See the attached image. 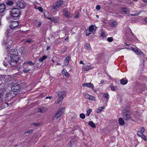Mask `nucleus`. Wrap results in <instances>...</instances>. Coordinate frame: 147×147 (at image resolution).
I'll return each mask as SVG.
<instances>
[{"instance_id":"1","label":"nucleus","mask_w":147,"mask_h":147,"mask_svg":"<svg viewBox=\"0 0 147 147\" xmlns=\"http://www.w3.org/2000/svg\"><path fill=\"white\" fill-rule=\"evenodd\" d=\"M9 55L11 59L9 62V63L13 66L16 67L17 63L20 59L17 50L11 49L9 52Z\"/></svg>"},{"instance_id":"2","label":"nucleus","mask_w":147,"mask_h":147,"mask_svg":"<svg viewBox=\"0 0 147 147\" xmlns=\"http://www.w3.org/2000/svg\"><path fill=\"white\" fill-rule=\"evenodd\" d=\"M11 30L10 29L7 30L6 31L5 34L6 37L4 38L3 44L6 47L5 48L7 52H8L10 48L12 46L13 41L11 40Z\"/></svg>"},{"instance_id":"3","label":"nucleus","mask_w":147,"mask_h":147,"mask_svg":"<svg viewBox=\"0 0 147 147\" xmlns=\"http://www.w3.org/2000/svg\"><path fill=\"white\" fill-rule=\"evenodd\" d=\"M20 11L18 8L14 7L10 11V17L11 18H13L17 19L20 17Z\"/></svg>"},{"instance_id":"4","label":"nucleus","mask_w":147,"mask_h":147,"mask_svg":"<svg viewBox=\"0 0 147 147\" xmlns=\"http://www.w3.org/2000/svg\"><path fill=\"white\" fill-rule=\"evenodd\" d=\"M57 94L58 95L59 98L58 101H56L55 103L59 104L60 102H61L65 96V92L64 91H59L57 92Z\"/></svg>"},{"instance_id":"5","label":"nucleus","mask_w":147,"mask_h":147,"mask_svg":"<svg viewBox=\"0 0 147 147\" xmlns=\"http://www.w3.org/2000/svg\"><path fill=\"white\" fill-rule=\"evenodd\" d=\"M63 3V0H59L57 1L52 7V9H57L59 7H61Z\"/></svg>"},{"instance_id":"6","label":"nucleus","mask_w":147,"mask_h":147,"mask_svg":"<svg viewBox=\"0 0 147 147\" xmlns=\"http://www.w3.org/2000/svg\"><path fill=\"white\" fill-rule=\"evenodd\" d=\"M26 5V3L23 0H19L16 2V7L17 8L24 9Z\"/></svg>"},{"instance_id":"7","label":"nucleus","mask_w":147,"mask_h":147,"mask_svg":"<svg viewBox=\"0 0 147 147\" xmlns=\"http://www.w3.org/2000/svg\"><path fill=\"white\" fill-rule=\"evenodd\" d=\"M131 113L130 112L123 113L122 114L123 118L125 121H128L131 118L130 116Z\"/></svg>"},{"instance_id":"8","label":"nucleus","mask_w":147,"mask_h":147,"mask_svg":"<svg viewBox=\"0 0 147 147\" xmlns=\"http://www.w3.org/2000/svg\"><path fill=\"white\" fill-rule=\"evenodd\" d=\"M19 24V22L18 21H13L9 25L10 28L12 29H14L18 27Z\"/></svg>"},{"instance_id":"9","label":"nucleus","mask_w":147,"mask_h":147,"mask_svg":"<svg viewBox=\"0 0 147 147\" xmlns=\"http://www.w3.org/2000/svg\"><path fill=\"white\" fill-rule=\"evenodd\" d=\"M65 109V108L61 107L57 112L55 114L54 118H57L59 117L62 114V110L63 111Z\"/></svg>"},{"instance_id":"10","label":"nucleus","mask_w":147,"mask_h":147,"mask_svg":"<svg viewBox=\"0 0 147 147\" xmlns=\"http://www.w3.org/2000/svg\"><path fill=\"white\" fill-rule=\"evenodd\" d=\"M47 18L51 21L52 22H53L55 23H57L59 20V19L58 17H55L54 18L51 17H47Z\"/></svg>"},{"instance_id":"11","label":"nucleus","mask_w":147,"mask_h":147,"mask_svg":"<svg viewBox=\"0 0 147 147\" xmlns=\"http://www.w3.org/2000/svg\"><path fill=\"white\" fill-rule=\"evenodd\" d=\"M20 86L17 84H15L12 87L11 89L14 92H16L20 89Z\"/></svg>"},{"instance_id":"12","label":"nucleus","mask_w":147,"mask_h":147,"mask_svg":"<svg viewBox=\"0 0 147 147\" xmlns=\"http://www.w3.org/2000/svg\"><path fill=\"white\" fill-rule=\"evenodd\" d=\"M63 15L67 18H70L72 16V15L66 9H64L63 11Z\"/></svg>"},{"instance_id":"13","label":"nucleus","mask_w":147,"mask_h":147,"mask_svg":"<svg viewBox=\"0 0 147 147\" xmlns=\"http://www.w3.org/2000/svg\"><path fill=\"white\" fill-rule=\"evenodd\" d=\"M12 96L10 93H8L6 94L5 96V99L6 101H9L12 98Z\"/></svg>"},{"instance_id":"14","label":"nucleus","mask_w":147,"mask_h":147,"mask_svg":"<svg viewBox=\"0 0 147 147\" xmlns=\"http://www.w3.org/2000/svg\"><path fill=\"white\" fill-rule=\"evenodd\" d=\"M145 131V129L143 127H142L139 129V131L138 132V135L139 136L143 134V133Z\"/></svg>"},{"instance_id":"15","label":"nucleus","mask_w":147,"mask_h":147,"mask_svg":"<svg viewBox=\"0 0 147 147\" xmlns=\"http://www.w3.org/2000/svg\"><path fill=\"white\" fill-rule=\"evenodd\" d=\"M82 86L84 87L86 86L92 88L94 87L93 85L90 82L89 83H84L82 84Z\"/></svg>"},{"instance_id":"16","label":"nucleus","mask_w":147,"mask_h":147,"mask_svg":"<svg viewBox=\"0 0 147 147\" xmlns=\"http://www.w3.org/2000/svg\"><path fill=\"white\" fill-rule=\"evenodd\" d=\"M96 28L97 27L95 25H92L89 27L88 30L91 32H92L96 30Z\"/></svg>"},{"instance_id":"17","label":"nucleus","mask_w":147,"mask_h":147,"mask_svg":"<svg viewBox=\"0 0 147 147\" xmlns=\"http://www.w3.org/2000/svg\"><path fill=\"white\" fill-rule=\"evenodd\" d=\"M5 8V5L4 3L0 4V12H3Z\"/></svg>"},{"instance_id":"18","label":"nucleus","mask_w":147,"mask_h":147,"mask_svg":"<svg viewBox=\"0 0 147 147\" xmlns=\"http://www.w3.org/2000/svg\"><path fill=\"white\" fill-rule=\"evenodd\" d=\"M83 68L84 70L88 71L91 69H92L93 67L91 66L90 64L88 63V65L84 67Z\"/></svg>"},{"instance_id":"19","label":"nucleus","mask_w":147,"mask_h":147,"mask_svg":"<svg viewBox=\"0 0 147 147\" xmlns=\"http://www.w3.org/2000/svg\"><path fill=\"white\" fill-rule=\"evenodd\" d=\"M127 82L128 81L125 78H122L120 80V83L123 85L126 84Z\"/></svg>"},{"instance_id":"20","label":"nucleus","mask_w":147,"mask_h":147,"mask_svg":"<svg viewBox=\"0 0 147 147\" xmlns=\"http://www.w3.org/2000/svg\"><path fill=\"white\" fill-rule=\"evenodd\" d=\"M70 57L68 56L66 57L64 61V64L65 66H67L69 64V62Z\"/></svg>"},{"instance_id":"21","label":"nucleus","mask_w":147,"mask_h":147,"mask_svg":"<svg viewBox=\"0 0 147 147\" xmlns=\"http://www.w3.org/2000/svg\"><path fill=\"white\" fill-rule=\"evenodd\" d=\"M61 72L62 74H64L66 77H69V74L67 71L66 70L64 69L62 70Z\"/></svg>"},{"instance_id":"22","label":"nucleus","mask_w":147,"mask_h":147,"mask_svg":"<svg viewBox=\"0 0 147 147\" xmlns=\"http://www.w3.org/2000/svg\"><path fill=\"white\" fill-rule=\"evenodd\" d=\"M129 110V106L125 107L123 110V113L130 112Z\"/></svg>"},{"instance_id":"23","label":"nucleus","mask_w":147,"mask_h":147,"mask_svg":"<svg viewBox=\"0 0 147 147\" xmlns=\"http://www.w3.org/2000/svg\"><path fill=\"white\" fill-rule=\"evenodd\" d=\"M26 64H28L30 66H32V65H35V63H33L31 61H28L25 62L24 63V65H26Z\"/></svg>"},{"instance_id":"24","label":"nucleus","mask_w":147,"mask_h":147,"mask_svg":"<svg viewBox=\"0 0 147 147\" xmlns=\"http://www.w3.org/2000/svg\"><path fill=\"white\" fill-rule=\"evenodd\" d=\"M133 49L135 52L138 55H140L142 53V51L140 49H137L136 48H134Z\"/></svg>"},{"instance_id":"25","label":"nucleus","mask_w":147,"mask_h":147,"mask_svg":"<svg viewBox=\"0 0 147 147\" xmlns=\"http://www.w3.org/2000/svg\"><path fill=\"white\" fill-rule=\"evenodd\" d=\"M119 122L120 125H123L124 124L125 122L124 120L121 117L119 119Z\"/></svg>"},{"instance_id":"26","label":"nucleus","mask_w":147,"mask_h":147,"mask_svg":"<svg viewBox=\"0 0 147 147\" xmlns=\"http://www.w3.org/2000/svg\"><path fill=\"white\" fill-rule=\"evenodd\" d=\"M88 124L92 128H95L96 127L95 124L92 121H89Z\"/></svg>"},{"instance_id":"27","label":"nucleus","mask_w":147,"mask_h":147,"mask_svg":"<svg viewBox=\"0 0 147 147\" xmlns=\"http://www.w3.org/2000/svg\"><path fill=\"white\" fill-rule=\"evenodd\" d=\"M5 89V85L3 83L0 84V90L3 92L4 90Z\"/></svg>"},{"instance_id":"28","label":"nucleus","mask_w":147,"mask_h":147,"mask_svg":"<svg viewBox=\"0 0 147 147\" xmlns=\"http://www.w3.org/2000/svg\"><path fill=\"white\" fill-rule=\"evenodd\" d=\"M3 92H0V102H3Z\"/></svg>"},{"instance_id":"29","label":"nucleus","mask_w":147,"mask_h":147,"mask_svg":"<svg viewBox=\"0 0 147 147\" xmlns=\"http://www.w3.org/2000/svg\"><path fill=\"white\" fill-rule=\"evenodd\" d=\"M24 67L23 69V71L24 72V73H26L30 71V69L29 68H28V69H27V68H26L25 67V65H24Z\"/></svg>"},{"instance_id":"30","label":"nucleus","mask_w":147,"mask_h":147,"mask_svg":"<svg viewBox=\"0 0 147 147\" xmlns=\"http://www.w3.org/2000/svg\"><path fill=\"white\" fill-rule=\"evenodd\" d=\"M47 58V57L45 55L43 56L42 57H41L39 59V62H42L45 59Z\"/></svg>"},{"instance_id":"31","label":"nucleus","mask_w":147,"mask_h":147,"mask_svg":"<svg viewBox=\"0 0 147 147\" xmlns=\"http://www.w3.org/2000/svg\"><path fill=\"white\" fill-rule=\"evenodd\" d=\"M121 10L122 12H123L124 14H126L128 11V9L127 8H122Z\"/></svg>"},{"instance_id":"32","label":"nucleus","mask_w":147,"mask_h":147,"mask_svg":"<svg viewBox=\"0 0 147 147\" xmlns=\"http://www.w3.org/2000/svg\"><path fill=\"white\" fill-rule=\"evenodd\" d=\"M85 46V49L87 50H90L91 49L90 45L89 43H86Z\"/></svg>"},{"instance_id":"33","label":"nucleus","mask_w":147,"mask_h":147,"mask_svg":"<svg viewBox=\"0 0 147 147\" xmlns=\"http://www.w3.org/2000/svg\"><path fill=\"white\" fill-rule=\"evenodd\" d=\"M117 22L115 21H113L111 24V26L112 27H115L117 26Z\"/></svg>"},{"instance_id":"34","label":"nucleus","mask_w":147,"mask_h":147,"mask_svg":"<svg viewBox=\"0 0 147 147\" xmlns=\"http://www.w3.org/2000/svg\"><path fill=\"white\" fill-rule=\"evenodd\" d=\"M104 109V107H99L97 109L96 112L97 113H100L102 111V110Z\"/></svg>"},{"instance_id":"35","label":"nucleus","mask_w":147,"mask_h":147,"mask_svg":"<svg viewBox=\"0 0 147 147\" xmlns=\"http://www.w3.org/2000/svg\"><path fill=\"white\" fill-rule=\"evenodd\" d=\"M14 2L12 1H8L7 2V5H12L13 4Z\"/></svg>"},{"instance_id":"36","label":"nucleus","mask_w":147,"mask_h":147,"mask_svg":"<svg viewBox=\"0 0 147 147\" xmlns=\"http://www.w3.org/2000/svg\"><path fill=\"white\" fill-rule=\"evenodd\" d=\"M110 88L113 91H115L117 89V87L116 86L113 85H111L110 86Z\"/></svg>"},{"instance_id":"37","label":"nucleus","mask_w":147,"mask_h":147,"mask_svg":"<svg viewBox=\"0 0 147 147\" xmlns=\"http://www.w3.org/2000/svg\"><path fill=\"white\" fill-rule=\"evenodd\" d=\"M92 111V109H89L87 111V113L86 114V115L87 116H89L90 115V113Z\"/></svg>"},{"instance_id":"38","label":"nucleus","mask_w":147,"mask_h":147,"mask_svg":"<svg viewBox=\"0 0 147 147\" xmlns=\"http://www.w3.org/2000/svg\"><path fill=\"white\" fill-rule=\"evenodd\" d=\"M91 32H90L88 30H87L86 31V36H89L91 33Z\"/></svg>"},{"instance_id":"39","label":"nucleus","mask_w":147,"mask_h":147,"mask_svg":"<svg viewBox=\"0 0 147 147\" xmlns=\"http://www.w3.org/2000/svg\"><path fill=\"white\" fill-rule=\"evenodd\" d=\"M32 41V39H31L27 38L26 39L25 41V42H27L30 43Z\"/></svg>"},{"instance_id":"40","label":"nucleus","mask_w":147,"mask_h":147,"mask_svg":"<svg viewBox=\"0 0 147 147\" xmlns=\"http://www.w3.org/2000/svg\"><path fill=\"white\" fill-rule=\"evenodd\" d=\"M41 113H43L46 112L47 109L46 107H43L41 108Z\"/></svg>"},{"instance_id":"41","label":"nucleus","mask_w":147,"mask_h":147,"mask_svg":"<svg viewBox=\"0 0 147 147\" xmlns=\"http://www.w3.org/2000/svg\"><path fill=\"white\" fill-rule=\"evenodd\" d=\"M113 39L111 37H109L107 38V40L109 42H111L113 41Z\"/></svg>"},{"instance_id":"42","label":"nucleus","mask_w":147,"mask_h":147,"mask_svg":"<svg viewBox=\"0 0 147 147\" xmlns=\"http://www.w3.org/2000/svg\"><path fill=\"white\" fill-rule=\"evenodd\" d=\"M89 100H93V101H94L95 100V97L93 96H90V97L89 98Z\"/></svg>"},{"instance_id":"43","label":"nucleus","mask_w":147,"mask_h":147,"mask_svg":"<svg viewBox=\"0 0 147 147\" xmlns=\"http://www.w3.org/2000/svg\"><path fill=\"white\" fill-rule=\"evenodd\" d=\"M80 117L81 119H84L85 118V116L84 113H81L80 115Z\"/></svg>"},{"instance_id":"44","label":"nucleus","mask_w":147,"mask_h":147,"mask_svg":"<svg viewBox=\"0 0 147 147\" xmlns=\"http://www.w3.org/2000/svg\"><path fill=\"white\" fill-rule=\"evenodd\" d=\"M36 9H38L40 12H42L43 11V8L40 7H37Z\"/></svg>"},{"instance_id":"45","label":"nucleus","mask_w":147,"mask_h":147,"mask_svg":"<svg viewBox=\"0 0 147 147\" xmlns=\"http://www.w3.org/2000/svg\"><path fill=\"white\" fill-rule=\"evenodd\" d=\"M100 35L101 36L103 37L104 38H105L106 37V34L103 32H101L100 33Z\"/></svg>"},{"instance_id":"46","label":"nucleus","mask_w":147,"mask_h":147,"mask_svg":"<svg viewBox=\"0 0 147 147\" xmlns=\"http://www.w3.org/2000/svg\"><path fill=\"white\" fill-rule=\"evenodd\" d=\"M142 138L144 140L146 141V137L144 134L142 135V136H139Z\"/></svg>"},{"instance_id":"47","label":"nucleus","mask_w":147,"mask_h":147,"mask_svg":"<svg viewBox=\"0 0 147 147\" xmlns=\"http://www.w3.org/2000/svg\"><path fill=\"white\" fill-rule=\"evenodd\" d=\"M103 96L107 99H108L109 98V95L108 94H105Z\"/></svg>"},{"instance_id":"48","label":"nucleus","mask_w":147,"mask_h":147,"mask_svg":"<svg viewBox=\"0 0 147 147\" xmlns=\"http://www.w3.org/2000/svg\"><path fill=\"white\" fill-rule=\"evenodd\" d=\"M142 11H141L140 12H139V13H138L137 14H135V13L134 14H130V16H137L138 15H139L140 14V13L142 12Z\"/></svg>"},{"instance_id":"49","label":"nucleus","mask_w":147,"mask_h":147,"mask_svg":"<svg viewBox=\"0 0 147 147\" xmlns=\"http://www.w3.org/2000/svg\"><path fill=\"white\" fill-rule=\"evenodd\" d=\"M96 9H97V10H100V6L99 5H96Z\"/></svg>"},{"instance_id":"50","label":"nucleus","mask_w":147,"mask_h":147,"mask_svg":"<svg viewBox=\"0 0 147 147\" xmlns=\"http://www.w3.org/2000/svg\"><path fill=\"white\" fill-rule=\"evenodd\" d=\"M32 125H35L36 126H38L40 125V124L39 123H33L32 124Z\"/></svg>"},{"instance_id":"51","label":"nucleus","mask_w":147,"mask_h":147,"mask_svg":"<svg viewBox=\"0 0 147 147\" xmlns=\"http://www.w3.org/2000/svg\"><path fill=\"white\" fill-rule=\"evenodd\" d=\"M32 130L30 129L26 131L25 132V133L30 134L32 132Z\"/></svg>"},{"instance_id":"52","label":"nucleus","mask_w":147,"mask_h":147,"mask_svg":"<svg viewBox=\"0 0 147 147\" xmlns=\"http://www.w3.org/2000/svg\"><path fill=\"white\" fill-rule=\"evenodd\" d=\"M90 96V95H89L88 94H86L85 95V97L86 99H89Z\"/></svg>"},{"instance_id":"53","label":"nucleus","mask_w":147,"mask_h":147,"mask_svg":"<svg viewBox=\"0 0 147 147\" xmlns=\"http://www.w3.org/2000/svg\"><path fill=\"white\" fill-rule=\"evenodd\" d=\"M66 47H64L62 49V51H63L62 52V53H64L66 51Z\"/></svg>"},{"instance_id":"54","label":"nucleus","mask_w":147,"mask_h":147,"mask_svg":"<svg viewBox=\"0 0 147 147\" xmlns=\"http://www.w3.org/2000/svg\"><path fill=\"white\" fill-rule=\"evenodd\" d=\"M3 63V65L5 66H7V63L4 60Z\"/></svg>"},{"instance_id":"55","label":"nucleus","mask_w":147,"mask_h":147,"mask_svg":"<svg viewBox=\"0 0 147 147\" xmlns=\"http://www.w3.org/2000/svg\"><path fill=\"white\" fill-rule=\"evenodd\" d=\"M42 22L41 21H39L38 22V24L37 25V26H38L39 27H40L41 24Z\"/></svg>"},{"instance_id":"56","label":"nucleus","mask_w":147,"mask_h":147,"mask_svg":"<svg viewBox=\"0 0 147 147\" xmlns=\"http://www.w3.org/2000/svg\"><path fill=\"white\" fill-rule=\"evenodd\" d=\"M37 112L41 113V108H38L37 109Z\"/></svg>"},{"instance_id":"57","label":"nucleus","mask_w":147,"mask_h":147,"mask_svg":"<svg viewBox=\"0 0 147 147\" xmlns=\"http://www.w3.org/2000/svg\"><path fill=\"white\" fill-rule=\"evenodd\" d=\"M52 96H47L45 98L46 99H51L52 98Z\"/></svg>"},{"instance_id":"58","label":"nucleus","mask_w":147,"mask_h":147,"mask_svg":"<svg viewBox=\"0 0 147 147\" xmlns=\"http://www.w3.org/2000/svg\"><path fill=\"white\" fill-rule=\"evenodd\" d=\"M79 13H77L75 16L74 18H76L78 17L79 16Z\"/></svg>"},{"instance_id":"59","label":"nucleus","mask_w":147,"mask_h":147,"mask_svg":"<svg viewBox=\"0 0 147 147\" xmlns=\"http://www.w3.org/2000/svg\"><path fill=\"white\" fill-rule=\"evenodd\" d=\"M80 63L81 64H84V62L82 61H80Z\"/></svg>"},{"instance_id":"60","label":"nucleus","mask_w":147,"mask_h":147,"mask_svg":"<svg viewBox=\"0 0 147 147\" xmlns=\"http://www.w3.org/2000/svg\"><path fill=\"white\" fill-rule=\"evenodd\" d=\"M144 21L147 23V18H145L144 20Z\"/></svg>"},{"instance_id":"61","label":"nucleus","mask_w":147,"mask_h":147,"mask_svg":"<svg viewBox=\"0 0 147 147\" xmlns=\"http://www.w3.org/2000/svg\"><path fill=\"white\" fill-rule=\"evenodd\" d=\"M50 49V47H49V46H48V47H47V49H47V50H48V49Z\"/></svg>"},{"instance_id":"62","label":"nucleus","mask_w":147,"mask_h":147,"mask_svg":"<svg viewBox=\"0 0 147 147\" xmlns=\"http://www.w3.org/2000/svg\"><path fill=\"white\" fill-rule=\"evenodd\" d=\"M32 69H35V66H33L32 67Z\"/></svg>"},{"instance_id":"63","label":"nucleus","mask_w":147,"mask_h":147,"mask_svg":"<svg viewBox=\"0 0 147 147\" xmlns=\"http://www.w3.org/2000/svg\"><path fill=\"white\" fill-rule=\"evenodd\" d=\"M68 38H69V37H68V36H67V37L66 38H65V40H67V39H68Z\"/></svg>"},{"instance_id":"64","label":"nucleus","mask_w":147,"mask_h":147,"mask_svg":"<svg viewBox=\"0 0 147 147\" xmlns=\"http://www.w3.org/2000/svg\"><path fill=\"white\" fill-rule=\"evenodd\" d=\"M104 82V81L103 80H102L101 81L100 83H102Z\"/></svg>"}]
</instances>
